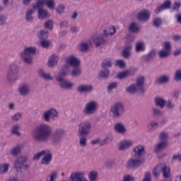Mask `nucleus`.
Returning <instances> with one entry per match:
<instances>
[{
	"mask_svg": "<svg viewBox=\"0 0 181 181\" xmlns=\"http://www.w3.org/2000/svg\"><path fill=\"white\" fill-rule=\"evenodd\" d=\"M8 169H9L8 164L0 165L1 173H6V172H8Z\"/></svg>",
	"mask_w": 181,
	"mask_h": 181,
	"instance_id": "obj_62",
	"label": "nucleus"
},
{
	"mask_svg": "<svg viewBox=\"0 0 181 181\" xmlns=\"http://www.w3.org/2000/svg\"><path fill=\"white\" fill-rule=\"evenodd\" d=\"M45 153H46V150L41 151L40 152L34 155L33 158V160H39V159H40L42 156H45Z\"/></svg>",
	"mask_w": 181,
	"mask_h": 181,
	"instance_id": "obj_55",
	"label": "nucleus"
},
{
	"mask_svg": "<svg viewBox=\"0 0 181 181\" xmlns=\"http://www.w3.org/2000/svg\"><path fill=\"white\" fill-rule=\"evenodd\" d=\"M45 29H48L49 30H53V21L48 20L44 23Z\"/></svg>",
	"mask_w": 181,
	"mask_h": 181,
	"instance_id": "obj_53",
	"label": "nucleus"
},
{
	"mask_svg": "<svg viewBox=\"0 0 181 181\" xmlns=\"http://www.w3.org/2000/svg\"><path fill=\"white\" fill-rule=\"evenodd\" d=\"M116 30L115 27H109L103 30L104 37H108V36H112L115 33Z\"/></svg>",
	"mask_w": 181,
	"mask_h": 181,
	"instance_id": "obj_34",
	"label": "nucleus"
},
{
	"mask_svg": "<svg viewBox=\"0 0 181 181\" xmlns=\"http://www.w3.org/2000/svg\"><path fill=\"white\" fill-rule=\"evenodd\" d=\"M18 93L21 97H28L30 94V85L22 83L18 87Z\"/></svg>",
	"mask_w": 181,
	"mask_h": 181,
	"instance_id": "obj_17",
	"label": "nucleus"
},
{
	"mask_svg": "<svg viewBox=\"0 0 181 181\" xmlns=\"http://www.w3.org/2000/svg\"><path fill=\"white\" fill-rule=\"evenodd\" d=\"M156 54V52L155 51H151L146 57V62H149V60H151V59H153L155 57V55Z\"/></svg>",
	"mask_w": 181,
	"mask_h": 181,
	"instance_id": "obj_61",
	"label": "nucleus"
},
{
	"mask_svg": "<svg viewBox=\"0 0 181 181\" xmlns=\"http://www.w3.org/2000/svg\"><path fill=\"white\" fill-rule=\"evenodd\" d=\"M136 18L139 22H148L151 19V11L144 9L138 13Z\"/></svg>",
	"mask_w": 181,
	"mask_h": 181,
	"instance_id": "obj_15",
	"label": "nucleus"
},
{
	"mask_svg": "<svg viewBox=\"0 0 181 181\" xmlns=\"http://www.w3.org/2000/svg\"><path fill=\"white\" fill-rule=\"evenodd\" d=\"M131 50H132V45H127L124 47L122 54L124 59H128L131 56Z\"/></svg>",
	"mask_w": 181,
	"mask_h": 181,
	"instance_id": "obj_32",
	"label": "nucleus"
},
{
	"mask_svg": "<svg viewBox=\"0 0 181 181\" xmlns=\"http://www.w3.org/2000/svg\"><path fill=\"white\" fill-rule=\"evenodd\" d=\"M129 74H130L129 71H122L118 74L117 78H119L120 80H124V78H127V77H128Z\"/></svg>",
	"mask_w": 181,
	"mask_h": 181,
	"instance_id": "obj_54",
	"label": "nucleus"
},
{
	"mask_svg": "<svg viewBox=\"0 0 181 181\" xmlns=\"http://www.w3.org/2000/svg\"><path fill=\"white\" fill-rule=\"evenodd\" d=\"M71 181H88L86 177V173L84 172H75L70 175Z\"/></svg>",
	"mask_w": 181,
	"mask_h": 181,
	"instance_id": "obj_16",
	"label": "nucleus"
},
{
	"mask_svg": "<svg viewBox=\"0 0 181 181\" xmlns=\"http://www.w3.org/2000/svg\"><path fill=\"white\" fill-rule=\"evenodd\" d=\"M110 77V69H103L98 74V78H108Z\"/></svg>",
	"mask_w": 181,
	"mask_h": 181,
	"instance_id": "obj_36",
	"label": "nucleus"
},
{
	"mask_svg": "<svg viewBox=\"0 0 181 181\" xmlns=\"http://www.w3.org/2000/svg\"><path fill=\"white\" fill-rule=\"evenodd\" d=\"M88 179L90 181L98 180V173L95 170L90 171L88 174Z\"/></svg>",
	"mask_w": 181,
	"mask_h": 181,
	"instance_id": "obj_41",
	"label": "nucleus"
},
{
	"mask_svg": "<svg viewBox=\"0 0 181 181\" xmlns=\"http://www.w3.org/2000/svg\"><path fill=\"white\" fill-rule=\"evenodd\" d=\"M172 5V2L170 0L165 1L161 5L158 6L155 10L154 13L158 15L166 9H170Z\"/></svg>",
	"mask_w": 181,
	"mask_h": 181,
	"instance_id": "obj_22",
	"label": "nucleus"
},
{
	"mask_svg": "<svg viewBox=\"0 0 181 181\" xmlns=\"http://www.w3.org/2000/svg\"><path fill=\"white\" fill-rule=\"evenodd\" d=\"M163 49L158 52V56L160 59H166L170 56L172 45H170V42H165L163 44Z\"/></svg>",
	"mask_w": 181,
	"mask_h": 181,
	"instance_id": "obj_14",
	"label": "nucleus"
},
{
	"mask_svg": "<svg viewBox=\"0 0 181 181\" xmlns=\"http://www.w3.org/2000/svg\"><path fill=\"white\" fill-rule=\"evenodd\" d=\"M107 43V38L104 37L103 34H94L89 39V44L93 46L94 45L95 47H100Z\"/></svg>",
	"mask_w": 181,
	"mask_h": 181,
	"instance_id": "obj_8",
	"label": "nucleus"
},
{
	"mask_svg": "<svg viewBox=\"0 0 181 181\" xmlns=\"http://www.w3.org/2000/svg\"><path fill=\"white\" fill-rule=\"evenodd\" d=\"M168 134L166 132H162L160 134L159 139L161 142H168Z\"/></svg>",
	"mask_w": 181,
	"mask_h": 181,
	"instance_id": "obj_51",
	"label": "nucleus"
},
{
	"mask_svg": "<svg viewBox=\"0 0 181 181\" xmlns=\"http://www.w3.org/2000/svg\"><path fill=\"white\" fill-rule=\"evenodd\" d=\"M52 159L53 154L52 153V151L46 150L45 153L44 154V156L41 160V165H45L47 166H49Z\"/></svg>",
	"mask_w": 181,
	"mask_h": 181,
	"instance_id": "obj_21",
	"label": "nucleus"
},
{
	"mask_svg": "<svg viewBox=\"0 0 181 181\" xmlns=\"http://www.w3.org/2000/svg\"><path fill=\"white\" fill-rule=\"evenodd\" d=\"M38 46H41V47H44L45 49H47L49 46H50V41L46 40H42L38 42Z\"/></svg>",
	"mask_w": 181,
	"mask_h": 181,
	"instance_id": "obj_50",
	"label": "nucleus"
},
{
	"mask_svg": "<svg viewBox=\"0 0 181 181\" xmlns=\"http://www.w3.org/2000/svg\"><path fill=\"white\" fill-rule=\"evenodd\" d=\"M89 48L90 45L87 42L83 41L78 45V49L81 52H87V50H88Z\"/></svg>",
	"mask_w": 181,
	"mask_h": 181,
	"instance_id": "obj_40",
	"label": "nucleus"
},
{
	"mask_svg": "<svg viewBox=\"0 0 181 181\" xmlns=\"http://www.w3.org/2000/svg\"><path fill=\"white\" fill-rule=\"evenodd\" d=\"M37 48L36 47H25L23 50L20 52V58L26 64H32L33 62V56L36 54Z\"/></svg>",
	"mask_w": 181,
	"mask_h": 181,
	"instance_id": "obj_3",
	"label": "nucleus"
},
{
	"mask_svg": "<svg viewBox=\"0 0 181 181\" xmlns=\"http://www.w3.org/2000/svg\"><path fill=\"white\" fill-rule=\"evenodd\" d=\"M65 76H67V71H62L58 73V75L56 76V81H58L59 87L62 90H71L74 87V83L66 79Z\"/></svg>",
	"mask_w": 181,
	"mask_h": 181,
	"instance_id": "obj_4",
	"label": "nucleus"
},
{
	"mask_svg": "<svg viewBox=\"0 0 181 181\" xmlns=\"http://www.w3.org/2000/svg\"><path fill=\"white\" fill-rule=\"evenodd\" d=\"M97 110H98V103L97 101L92 100L86 103L83 112L84 115H93L97 112Z\"/></svg>",
	"mask_w": 181,
	"mask_h": 181,
	"instance_id": "obj_11",
	"label": "nucleus"
},
{
	"mask_svg": "<svg viewBox=\"0 0 181 181\" xmlns=\"http://www.w3.org/2000/svg\"><path fill=\"white\" fill-rule=\"evenodd\" d=\"M45 4L41 1H37L36 3L33 4V8L34 9H37L38 11V19L41 21H45V19H47V18L50 17V14H49V11L43 8Z\"/></svg>",
	"mask_w": 181,
	"mask_h": 181,
	"instance_id": "obj_7",
	"label": "nucleus"
},
{
	"mask_svg": "<svg viewBox=\"0 0 181 181\" xmlns=\"http://www.w3.org/2000/svg\"><path fill=\"white\" fill-rule=\"evenodd\" d=\"M102 69H108V67H112V63H111V59H105L102 62Z\"/></svg>",
	"mask_w": 181,
	"mask_h": 181,
	"instance_id": "obj_47",
	"label": "nucleus"
},
{
	"mask_svg": "<svg viewBox=\"0 0 181 181\" xmlns=\"http://www.w3.org/2000/svg\"><path fill=\"white\" fill-rule=\"evenodd\" d=\"M8 25V16L5 14L0 15V27L6 26Z\"/></svg>",
	"mask_w": 181,
	"mask_h": 181,
	"instance_id": "obj_43",
	"label": "nucleus"
},
{
	"mask_svg": "<svg viewBox=\"0 0 181 181\" xmlns=\"http://www.w3.org/2000/svg\"><path fill=\"white\" fill-rule=\"evenodd\" d=\"M135 178L131 175H125L123 177L122 181H134Z\"/></svg>",
	"mask_w": 181,
	"mask_h": 181,
	"instance_id": "obj_63",
	"label": "nucleus"
},
{
	"mask_svg": "<svg viewBox=\"0 0 181 181\" xmlns=\"http://www.w3.org/2000/svg\"><path fill=\"white\" fill-rule=\"evenodd\" d=\"M162 171V166L158 165L153 170V175L155 177H158L159 175H160V172Z\"/></svg>",
	"mask_w": 181,
	"mask_h": 181,
	"instance_id": "obj_52",
	"label": "nucleus"
},
{
	"mask_svg": "<svg viewBox=\"0 0 181 181\" xmlns=\"http://www.w3.org/2000/svg\"><path fill=\"white\" fill-rule=\"evenodd\" d=\"M20 129H21V126H19V124H14L11 126L10 128L11 135H14L15 136H18V137L21 136L22 134L21 133V132H19Z\"/></svg>",
	"mask_w": 181,
	"mask_h": 181,
	"instance_id": "obj_30",
	"label": "nucleus"
},
{
	"mask_svg": "<svg viewBox=\"0 0 181 181\" xmlns=\"http://www.w3.org/2000/svg\"><path fill=\"white\" fill-rule=\"evenodd\" d=\"M66 64H70L72 68L77 67L81 64L80 59L74 55H71L66 57Z\"/></svg>",
	"mask_w": 181,
	"mask_h": 181,
	"instance_id": "obj_20",
	"label": "nucleus"
},
{
	"mask_svg": "<svg viewBox=\"0 0 181 181\" xmlns=\"http://www.w3.org/2000/svg\"><path fill=\"white\" fill-rule=\"evenodd\" d=\"M166 148H168V141H160L155 146L153 151L156 153H159Z\"/></svg>",
	"mask_w": 181,
	"mask_h": 181,
	"instance_id": "obj_25",
	"label": "nucleus"
},
{
	"mask_svg": "<svg viewBox=\"0 0 181 181\" xmlns=\"http://www.w3.org/2000/svg\"><path fill=\"white\" fill-rule=\"evenodd\" d=\"M125 113V107L121 102L113 104L110 107V117L112 118H121Z\"/></svg>",
	"mask_w": 181,
	"mask_h": 181,
	"instance_id": "obj_6",
	"label": "nucleus"
},
{
	"mask_svg": "<svg viewBox=\"0 0 181 181\" xmlns=\"http://www.w3.org/2000/svg\"><path fill=\"white\" fill-rule=\"evenodd\" d=\"M37 37L40 40H46L49 37V32L45 30H42L37 34Z\"/></svg>",
	"mask_w": 181,
	"mask_h": 181,
	"instance_id": "obj_37",
	"label": "nucleus"
},
{
	"mask_svg": "<svg viewBox=\"0 0 181 181\" xmlns=\"http://www.w3.org/2000/svg\"><path fill=\"white\" fill-rule=\"evenodd\" d=\"M174 80L175 81H181V69H177L174 74Z\"/></svg>",
	"mask_w": 181,
	"mask_h": 181,
	"instance_id": "obj_58",
	"label": "nucleus"
},
{
	"mask_svg": "<svg viewBox=\"0 0 181 181\" xmlns=\"http://www.w3.org/2000/svg\"><path fill=\"white\" fill-rule=\"evenodd\" d=\"M23 148H25V145L23 144H18L13 148H11L10 154L11 155V156H18V155H21V153H22Z\"/></svg>",
	"mask_w": 181,
	"mask_h": 181,
	"instance_id": "obj_23",
	"label": "nucleus"
},
{
	"mask_svg": "<svg viewBox=\"0 0 181 181\" xmlns=\"http://www.w3.org/2000/svg\"><path fill=\"white\" fill-rule=\"evenodd\" d=\"M34 13H35V11L33 9L27 11L25 15V18L27 22H32L33 21Z\"/></svg>",
	"mask_w": 181,
	"mask_h": 181,
	"instance_id": "obj_39",
	"label": "nucleus"
},
{
	"mask_svg": "<svg viewBox=\"0 0 181 181\" xmlns=\"http://www.w3.org/2000/svg\"><path fill=\"white\" fill-rule=\"evenodd\" d=\"M157 81L160 84H166L169 83V76L168 75H163L157 79Z\"/></svg>",
	"mask_w": 181,
	"mask_h": 181,
	"instance_id": "obj_44",
	"label": "nucleus"
},
{
	"mask_svg": "<svg viewBox=\"0 0 181 181\" xmlns=\"http://www.w3.org/2000/svg\"><path fill=\"white\" fill-rule=\"evenodd\" d=\"M161 170L163 172V177L164 179H169L170 177V168L166 165L161 166Z\"/></svg>",
	"mask_w": 181,
	"mask_h": 181,
	"instance_id": "obj_35",
	"label": "nucleus"
},
{
	"mask_svg": "<svg viewBox=\"0 0 181 181\" xmlns=\"http://www.w3.org/2000/svg\"><path fill=\"white\" fill-rule=\"evenodd\" d=\"M38 76H40L43 80H46L47 81H52V80H53V76H52L49 73H46L43 69H39Z\"/></svg>",
	"mask_w": 181,
	"mask_h": 181,
	"instance_id": "obj_28",
	"label": "nucleus"
},
{
	"mask_svg": "<svg viewBox=\"0 0 181 181\" xmlns=\"http://www.w3.org/2000/svg\"><path fill=\"white\" fill-rule=\"evenodd\" d=\"M132 141L125 140L119 143L118 149L119 151H127L129 147L132 146Z\"/></svg>",
	"mask_w": 181,
	"mask_h": 181,
	"instance_id": "obj_26",
	"label": "nucleus"
},
{
	"mask_svg": "<svg viewBox=\"0 0 181 181\" xmlns=\"http://www.w3.org/2000/svg\"><path fill=\"white\" fill-rule=\"evenodd\" d=\"M91 132V123L88 121L81 122L78 126V135L88 136Z\"/></svg>",
	"mask_w": 181,
	"mask_h": 181,
	"instance_id": "obj_10",
	"label": "nucleus"
},
{
	"mask_svg": "<svg viewBox=\"0 0 181 181\" xmlns=\"http://www.w3.org/2000/svg\"><path fill=\"white\" fill-rule=\"evenodd\" d=\"M53 129L48 124L42 123L37 126L33 131L32 136L35 142L46 144L49 142L51 137V143L54 146H59L62 141L66 136V130L63 128H57L52 132Z\"/></svg>",
	"mask_w": 181,
	"mask_h": 181,
	"instance_id": "obj_1",
	"label": "nucleus"
},
{
	"mask_svg": "<svg viewBox=\"0 0 181 181\" xmlns=\"http://www.w3.org/2000/svg\"><path fill=\"white\" fill-rule=\"evenodd\" d=\"M56 179H57V173L54 171L49 175V177L47 178V181H56Z\"/></svg>",
	"mask_w": 181,
	"mask_h": 181,
	"instance_id": "obj_59",
	"label": "nucleus"
},
{
	"mask_svg": "<svg viewBox=\"0 0 181 181\" xmlns=\"http://www.w3.org/2000/svg\"><path fill=\"white\" fill-rule=\"evenodd\" d=\"M181 3L175 1L173 5V12H179V9H180Z\"/></svg>",
	"mask_w": 181,
	"mask_h": 181,
	"instance_id": "obj_60",
	"label": "nucleus"
},
{
	"mask_svg": "<svg viewBox=\"0 0 181 181\" xmlns=\"http://www.w3.org/2000/svg\"><path fill=\"white\" fill-rule=\"evenodd\" d=\"M147 128H148V132H150L151 134L152 132H155V131H156V129H158V128H159V122H158L155 120L151 121L148 124Z\"/></svg>",
	"mask_w": 181,
	"mask_h": 181,
	"instance_id": "obj_29",
	"label": "nucleus"
},
{
	"mask_svg": "<svg viewBox=\"0 0 181 181\" xmlns=\"http://www.w3.org/2000/svg\"><path fill=\"white\" fill-rule=\"evenodd\" d=\"M144 84H145V76H139L136 80V84H132L126 88V93L132 95L139 93V95H144L145 94Z\"/></svg>",
	"mask_w": 181,
	"mask_h": 181,
	"instance_id": "obj_2",
	"label": "nucleus"
},
{
	"mask_svg": "<svg viewBox=\"0 0 181 181\" xmlns=\"http://www.w3.org/2000/svg\"><path fill=\"white\" fill-rule=\"evenodd\" d=\"M114 130L115 132H117V134H126L127 133V127H125V125L123 124L122 122H117L114 126Z\"/></svg>",
	"mask_w": 181,
	"mask_h": 181,
	"instance_id": "obj_24",
	"label": "nucleus"
},
{
	"mask_svg": "<svg viewBox=\"0 0 181 181\" xmlns=\"http://www.w3.org/2000/svg\"><path fill=\"white\" fill-rule=\"evenodd\" d=\"M142 181H151V173L147 172L144 175V178L143 179Z\"/></svg>",
	"mask_w": 181,
	"mask_h": 181,
	"instance_id": "obj_64",
	"label": "nucleus"
},
{
	"mask_svg": "<svg viewBox=\"0 0 181 181\" xmlns=\"http://www.w3.org/2000/svg\"><path fill=\"white\" fill-rule=\"evenodd\" d=\"M43 5H46L48 9H54V1L53 0H43L42 1Z\"/></svg>",
	"mask_w": 181,
	"mask_h": 181,
	"instance_id": "obj_45",
	"label": "nucleus"
},
{
	"mask_svg": "<svg viewBox=\"0 0 181 181\" xmlns=\"http://www.w3.org/2000/svg\"><path fill=\"white\" fill-rule=\"evenodd\" d=\"M152 110H153V115L154 117H162L163 113H162V111H160V110H159L155 107H153Z\"/></svg>",
	"mask_w": 181,
	"mask_h": 181,
	"instance_id": "obj_57",
	"label": "nucleus"
},
{
	"mask_svg": "<svg viewBox=\"0 0 181 181\" xmlns=\"http://www.w3.org/2000/svg\"><path fill=\"white\" fill-rule=\"evenodd\" d=\"M144 163V159L132 157L127 160V167L128 169H137Z\"/></svg>",
	"mask_w": 181,
	"mask_h": 181,
	"instance_id": "obj_13",
	"label": "nucleus"
},
{
	"mask_svg": "<svg viewBox=\"0 0 181 181\" xmlns=\"http://www.w3.org/2000/svg\"><path fill=\"white\" fill-rule=\"evenodd\" d=\"M59 62V57L57 55L52 54L49 57L47 62L48 67H54Z\"/></svg>",
	"mask_w": 181,
	"mask_h": 181,
	"instance_id": "obj_31",
	"label": "nucleus"
},
{
	"mask_svg": "<svg viewBox=\"0 0 181 181\" xmlns=\"http://www.w3.org/2000/svg\"><path fill=\"white\" fill-rule=\"evenodd\" d=\"M145 50V44L144 42H139L136 44V52H144Z\"/></svg>",
	"mask_w": 181,
	"mask_h": 181,
	"instance_id": "obj_49",
	"label": "nucleus"
},
{
	"mask_svg": "<svg viewBox=\"0 0 181 181\" xmlns=\"http://www.w3.org/2000/svg\"><path fill=\"white\" fill-rule=\"evenodd\" d=\"M144 155H145V147L141 145L134 147L132 153V158H141Z\"/></svg>",
	"mask_w": 181,
	"mask_h": 181,
	"instance_id": "obj_19",
	"label": "nucleus"
},
{
	"mask_svg": "<svg viewBox=\"0 0 181 181\" xmlns=\"http://www.w3.org/2000/svg\"><path fill=\"white\" fill-rule=\"evenodd\" d=\"M112 141H114V136L112 134H108L105 139L101 141L100 146H103V145H108V144H111Z\"/></svg>",
	"mask_w": 181,
	"mask_h": 181,
	"instance_id": "obj_38",
	"label": "nucleus"
},
{
	"mask_svg": "<svg viewBox=\"0 0 181 181\" xmlns=\"http://www.w3.org/2000/svg\"><path fill=\"white\" fill-rule=\"evenodd\" d=\"M117 87H118L117 82H112L107 86V91H112V90H115V88H117Z\"/></svg>",
	"mask_w": 181,
	"mask_h": 181,
	"instance_id": "obj_56",
	"label": "nucleus"
},
{
	"mask_svg": "<svg viewBox=\"0 0 181 181\" xmlns=\"http://www.w3.org/2000/svg\"><path fill=\"white\" fill-rule=\"evenodd\" d=\"M79 94H90L94 91V86L93 85H81L76 89Z\"/></svg>",
	"mask_w": 181,
	"mask_h": 181,
	"instance_id": "obj_18",
	"label": "nucleus"
},
{
	"mask_svg": "<svg viewBox=\"0 0 181 181\" xmlns=\"http://www.w3.org/2000/svg\"><path fill=\"white\" fill-rule=\"evenodd\" d=\"M59 111L55 108H50L42 114V119L45 122H50V119H57Z\"/></svg>",
	"mask_w": 181,
	"mask_h": 181,
	"instance_id": "obj_9",
	"label": "nucleus"
},
{
	"mask_svg": "<svg viewBox=\"0 0 181 181\" xmlns=\"http://www.w3.org/2000/svg\"><path fill=\"white\" fill-rule=\"evenodd\" d=\"M152 22L153 26H154V28H159V26H160L163 23L162 18L159 17L154 18Z\"/></svg>",
	"mask_w": 181,
	"mask_h": 181,
	"instance_id": "obj_46",
	"label": "nucleus"
},
{
	"mask_svg": "<svg viewBox=\"0 0 181 181\" xmlns=\"http://www.w3.org/2000/svg\"><path fill=\"white\" fill-rule=\"evenodd\" d=\"M26 162H28V157L25 156H20L14 162V168L17 169V170H21V169L28 170V169H29V165H25Z\"/></svg>",
	"mask_w": 181,
	"mask_h": 181,
	"instance_id": "obj_12",
	"label": "nucleus"
},
{
	"mask_svg": "<svg viewBox=\"0 0 181 181\" xmlns=\"http://www.w3.org/2000/svg\"><path fill=\"white\" fill-rule=\"evenodd\" d=\"M78 136L79 137L80 146H81L82 148H86V146H87V136L78 135Z\"/></svg>",
	"mask_w": 181,
	"mask_h": 181,
	"instance_id": "obj_42",
	"label": "nucleus"
},
{
	"mask_svg": "<svg viewBox=\"0 0 181 181\" xmlns=\"http://www.w3.org/2000/svg\"><path fill=\"white\" fill-rule=\"evenodd\" d=\"M81 66H74L71 72V77H79V76H81Z\"/></svg>",
	"mask_w": 181,
	"mask_h": 181,
	"instance_id": "obj_33",
	"label": "nucleus"
},
{
	"mask_svg": "<svg viewBox=\"0 0 181 181\" xmlns=\"http://www.w3.org/2000/svg\"><path fill=\"white\" fill-rule=\"evenodd\" d=\"M19 79V67L18 65L13 64L8 67L6 74V80L8 84H15Z\"/></svg>",
	"mask_w": 181,
	"mask_h": 181,
	"instance_id": "obj_5",
	"label": "nucleus"
},
{
	"mask_svg": "<svg viewBox=\"0 0 181 181\" xmlns=\"http://www.w3.org/2000/svg\"><path fill=\"white\" fill-rule=\"evenodd\" d=\"M154 104L156 107H159V108L163 110V108H165V106L166 105V100L160 97H156L154 99Z\"/></svg>",
	"mask_w": 181,
	"mask_h": 181,
	"instance_id": "obj_27",
	"label": "nucleus"
},
{
	"mask_svg": "<svg viewBox=\"0 0 181 181\" xmlns=\"http://www.w3.org/2000/svg\"><path fill=\"white\" fill-rule=\"evenodd\" d=\"M138 30V25H136V23H132L129 25V32H131L132 33H136Z\"/></svg>",
	"mask_w": 181,
	"mask_h": 181,
	"instance_id": "obj_48",
	"label": "nucleus"
}]
</instances>
